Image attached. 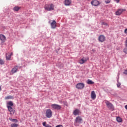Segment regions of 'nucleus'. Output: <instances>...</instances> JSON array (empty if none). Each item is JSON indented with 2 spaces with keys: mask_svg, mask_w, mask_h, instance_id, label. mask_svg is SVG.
I'll return each mask as SVG.
<instances>
[{
  "mask_svg": "<svg viewBox=\"0 0 127 127\" xmlns=\"http://www.w3.org/2000/svg\"><path fill=\"white\" fill-rule=\"evenodd\" d=\"M54 4L53 3L46 4L44 8L46 10H48V11H51V10H54Z\"/></svg>",
  "mask_w": 127,
  "mask_h": 127,
  "instance_id": "1",
  "label": "nucleus"
},
{
  "mask_svg": "<svg viewBox=\"0 0 127 127\" xmlns=\"http://www.w3.org/2000/svg\"><path fill=\"white\" fill-rule=\"evenodd\" d=\"M105 104L107 108H108V109H110V110H111V111H114V110H115V108L114 107V105H113V104L110 103L107 100H105Z\"/></svg>",
  "mask_w": 127,
  "mask_h": 127,
  "instance_id": "2",
  "label": "nucleus"
},
{
  "mask_svg": "<svg viewBox=\"0 0 127 127\" xmlns=\"http://www.w3.org/2000/svg\"><path fill=\"white\" fill-rule=\"evenodd\" d=\"M91 4L94 6H98V5H100V4H101V2L98 1V0H93L91 1Z\"/></svg>",
  "mask_w": 127,
  "mask_h": 127,
  "instance_id": "3",
  "label": "nucleus"
},
{
  "mask_svg": "<svg viewBox=\"0 0 127 127\" xmlns=\"http://www.w3.org/2000/svg\"><path fill=\"white\" fill-rule=\"evenodd\" d=\"M46 116L47 118H51L52 117V111L50 109H48L46 110Z\"/></svg>",
  "mask_w": 127,
  "mask_h": 127,
  "instance_id": "4",
  "label": "nucleus"
},
{
  "mask_svg": "<svg viewBox=\"0 0 127 127\" xmlns=\"http://www.w3.org/2000/svg\"><path fill=\"white\" fill-rule=\"evenodd\" d=\"M84 87H85V84H84V83H79L77 84L76 85V88H77V89H79L80 90L82 89H84Z\"/></svg>",
  "mask_w": 127,
  "mask_h": 127,
  "instance_id": "5",
  "label": "nucleus"
},
{
  "mask_svg": "<svg viewBox=\"0 0 127 127\" xmlns=\"http://www.w3.org/2000/svg\"><path fill=\"white\" fill-rule=\"evenodd\" d=\"M7 108L10 115H14V113H15V110L12 108V107L7 106Z\"/></svg>",
  "mask_w": 127,
  "mask_h": 127,
  "instance_id": "6",
  "label": "nucleus"
},
{
  "mask_svg": "<svg viewBox=\"0 0 127 127\" xmlns=\"http://www.w3.org/2000/svg\"><path fill=\"white\" fill-rule=\"evenodd\" d=\"M89 59L87 58H85L83 57V58H82L81 59H80L79 61V64H84V63H86V62H87V61H88Z\"/></svg>",
  "mask_w": 127,
  "mask_h": 127,
  "instance_id": "7",
  "label": "nucleus"
},
{
  "mask_svg": "<svg viewBox=\"0 0 127 127\" xmlns=\"http://www.w3.org/2000/svg\"><path fill=\"white\" fill-rule=\"evenodd\" d=\"M98 40L100 42H104L106 40V37L103 35H101L98 37Z\"/></svg>",
  "mask_w": 127,
  "mask_h": 127,
  "instance_id": "8",
  "label": "nucleus"
},
{
  "mask_svg": "<svg viewBox=\"0 0 127 127\" xmlns=\"http://www.w3.org/2000/svg\"><path fill=\"white\" fill-rule=\"evenodd\" d=\"M51 107L53 109H55V110H61V106L57 104H52Z\"/></svg>",
  "mask_w": 127,
  "mask_h": 127,
  "instance_id": "9",
  "label": "nucleus"
},
{
  "mask_svg": "<svg viewBox=\"0 0 127 127\" xmlns=\"http://www.w3.org/2000/svg\"><path fill=\"white\" fill-rule=\"evenodd\" d=\"M126 9H119L118 11L116 12V15H121L124 12V11H126Z\"/></svg>",
  "mask_w": 127,
  "mask_h": 127,
  "instance_id": "10",
  "label": "nucleus"
},
{
  "mask_svg": "<svg viewBox=\"0 0 127 127\" xmlns=\"http://www.w3.org/2000/svg\"><path fill=\"white\" fill-rule=\"evenodd\" d=\"M83 122V119L81 118V117L78 116L75 119V123L78 124H82V122Z\"/></svg>",
  "mask_w": 127,
  "mask_h": 127,
  "instance_id": "11",
  "label": "nucleus"
},
{
  "mask_svg": "<svg viewBox=\"0 0 127 127\" xmlns=\"http://www.w3.org/2000/svg\"><path fill=\"white\" fill-rule=\"evenodd\" d=\"M51 26L53 29H55V28H56L57 25H56V21H55V20H53L52 22L51 23Z\"/></svg>",
  "mask_w": 127,
  "mask_h": 127,
  "instance_id": "12",
  "label": "nucleus"
},
{
  "mask_svg": "<svg viewBox=\"0 0 127 127\" xmlns=\"http://www.w3.org/2000/svg\"><path fill=\"white\" fill-rule=\"evenodd\" d=\"M71 3H72V0H64V4L66 6H68L69 5H70Z\"/></svg>",
  "mask_w": 127,
  "mask_h": 127,
  "instance_id": "13",
  "label": "nucleus"
},
{
  "mask_svg": "<svg viewBox=\"0 0 127 127\" xmlns=\"http://www.w3.org/2000/svg\"><path fill=\"white\" fill-rule=\"evenodd\" d=\"M0 40H1V42L3 43L6 40V38H5V36L2 34H0Z\"/></svg>",
  "mask_w": 127,
  "mask_h": 127,
  "instance_id": "14",
  "label": "nucleus"
},
{
  "mask_svg": "<svg viewBox=\"0 0 127 127\" xmlns=\"http://www.w3.org/2000/svg\"><path fill=\"white\" fill-rule=\"evenodd\" d=\"M96 95L95 91H92L91 93V98L92 100H95L96 99Z\"/></svg>",
  "mask_w": 127,
  "mask_h": 127,
  "instance_id": "15",
  "label": "nucleus"
},
{
  "mask_svg": "<svg viewBox=\"0 0 127 127\" xmlns=\"http://www.w3.org/2000/svg\"><path fill=\"white\" fill-rule=\"evenodd\" d=\"M74 116H78L81 114L80 110L79 109H75L73 113Z\"/></svg>",
  "mask_w": 127,
  "mask_h": 127,
  "instance_id": "16",
  "label": "nucleus"
},
{
  "mask_svg": "<svg viewBox=\"0 0 127 127\" xmlns=\"http://www.w3.org/2000/svg\"><path fill=\"white\" fill-rule=\"evenodd\" d=\"M17 70H18V67L16 66V67H13L12 69L11 72L13 74L14 73H16V72L17 71Z\"/></svg>",
  "mask_w": 127,
  "mask_h": 127,
  "instance_id": "17",
  "label": "nucleus"
},
{
  "mask_svg": "<svg viewBox=\"0 0 127 127\" xmlns=\"http://www.w3.org/2000/svg\"><path fill=\"white\" fill-rule=\"evenodd\" d=\"M14 99V97H13V96L9 95L8 96L5 97V100H11Z\"/></svg>",
  "mask_w": 127,
  "mask_h": 127,
  "instance_id": "18",
  "label": "nucleus"
},
{
  "mask_svg": "<svg viewBox=\"0 0 127 127\" xmlns=\"http://www.w3.org/2000/svg\"><path fill=\"white\" fill-rule=\"evenodd\" d=\"M13 103L12 101H9L7 103V107H13Z\"/></svg>",
  "mask_w": 127,
  "mask_h": 127,
  "instance_id": "19",
  "label": "nucleus"
},
{
  "mask_svg": "<svg viewBox=\"0 0 127 127\" xmlns=\"http://www.w3.org/2000/svg\"><path fill=\"white\" fill-rule=\"evenodd\" d=\"M10 54L9 53L6 54V60H10Z\"/></svg>",
  "mask_w": 127,
  "mask_h": 127,
  "instance_id": "20",
  "label": "nucleus"
},
{
  "mask_svg": "<svg viewBox=\"0 0 127 127\" xmlns=\"http://www.w3.org/2000/svg\"><path fill=\"white\" fill-rule=\"evenodd\" d=\"M116 120L118 123H122L123 122V119L120 117H117Z\"/></svg>",
  "mask_w": 127,
  "mask_h": 127,
  "instance_id": "21",
  "label": "nucleus"
},
{
  "mask_svg": "<svg viewBox=\"0 0 127 127\" xmlns=\"http://www.w3.org/2000/svg\"><path fill=\"white\" fill-rule=\"evenodd\" d=\"M13 9L14 10V11H18L19 9H20V7L15 6Z\"/></svg>",
  "mask_w": 127,
  "mask_h": 127,
  "instance_id": "22",
  "label": "nucleus"
},
{
  "mask_svg": "<svg viewBox=\"0 0 127 127\" xmlns=\"http://www.w3.org/2000/svg\"><path fill=\"white\" fill-rule=\"evenodd\" d=\"M9 121H11V122H13V123H17V122H18V121L17 120V119H11V118H9Z\"/></svg>",
  "mask_w": 127,
  "mask_h": 127,
  "instance_id": "23",
  "label": "nucleus"
},
{
  "mask_svg": "<svg viewBox=\"0 0 127 127\" xmlns=\"http://www.w3.org/2000/svg\"><path fill=\"white\" fill-rule=\"evenodd\" d=\"M19 125L17 124H11V127H18Z\"/></svg>",
  "mask_w": 127,
  "mask_h": 127,
  "instance_id": "24",
  "label": "nucleus"
},
{
  "mask_svg": "<svg viewBox=\"0 0 127 127\" xmlns=\"http://www.w3.org/2000/svg\"><path fill=\"white\" fill-rule=\"evenodd\" d=\"M87 84H89V85H93V84H94V82L90 79H88L87 80Z\"/></svg>",
  "mask_w": 127,
  "mask_h": 127,
  "instance_id": "25",
  "label": "nucleus"
},
{
  "mask_svg": "<svg viewBox=\"0 0 127 127\" xmlns=\"http://www.w3.org/2000/svg\"><path fill=\"white\" fill-rule=\"evenodd\" d=\"M4 64V61L0 59V65H3Z\"/></svg>",
  "mask_w": 127,
  "mask_h": 127,
  "instance_id": "26",
  "label": "nucleus"
},
{
  "mask_svg": "<svg viewBox=\"0 0 127 127\" xmlns=\"http://www.w3.org/2000/svg\"><path fill=\"white\" fill-rule=\"evenodd\" d=\"M102 23L103 25H105V26H109V24L107 23L103 22Z\"/></svg>",
  "mask_w": 127,
  "mask_h": 127,
  "instance_id": "27",
  "label": "nucleus"
},
{
  "mask_svg": "<svg viewBox=\"0 0 127 127\" xmlns=\"http://www.w3.org/2000/svg\"><path fill=\"white\" fill-rule=\"evenodd\" d=\"M123 52L124 53H126V54H127V47L124 49Z\"/></svg>",
  "mask_w": 127,
  "mask_h": 127,
  "instance_id": "28",
  "label": "nucleus"
},
{
  "mask_svg": "<svg viewBox=\"0 0 127 127\" xmlns=\"http://www.w3.org/2000/svg\"><path fill=\"white\" fill-rule=\"evenodd\" d=\"M105 2L106 3H110V2H111V0H105Z\"/></svg>",
  "mask_w": 127,
  "mask_h": 127,
  "instance_id": "29",
  "label": "nucleus"
},
{
  "mask_svg": "<svg viewBox=\"0 0 127 127\" xmlns=\"http://www.w3.org/2000/svg\"><path fill=\"white\" fill-rule=\"evenodd\" d=\"M46 122H44L43 123V126H44V127H46Z\"/></svg>",
  "mask_w": 127,
  "mask_h": 127,
  "instance_id": "30",
  "label": "nucleus"
},
{
  "mask_svg": "<svg viewBox=\"0 0 127 127\" xmlns=\"http://www.w3.org/2000/svg\"><path fill=\"white\" fill-rule=\"evenodd\" d=\"M56 127H63V126L60 125L57 126Z\"/></svg>",
  "mask_w": 127,
  "mask_h": 127,
  "instance_id": "31",
  "label": "nucleus"
},
{
  "mask_svg": "<svg viewBox=\"0 0 127 127\" xmlns=\"http://www.w3.org/2000/svg\"><path fill=\"white\" fill-rule=\"evenodd\" d=\"M124 74H125L126 75H127V70H125V71L124 72Z\"/></svg>",
  "mask_w": 127,
  "mask_h": 127,
  "instance_id": "32",
  "label": "nucleus"
},
{
  "mask_svg": "<svg viewBox=\"0 0 127 127\" xmlns=\"http://www.w3.org/2000/svg\"><path fill=\"white\" fill-rule=\"evenodd\" d=\"M124 32L126 34H127V28L125 30Z\"/></svg>",
  "mask_w": 127,
  "mask_h": 127,
  "instance_id": "33",
  "label": "nucleus"
},
{
  "mask_svg": "<svg viewBox=\"0 0 127 127\" xmlns=\"http://www.w3.org/2000/svg\"><path fill=\"white\" fill-rule=\"evenodd\" d=\"M120 86H121V84H120V83L117 84V87L118 88H120Z\"/></svg>",
  "mask_w": 127,
  "mask_h": 127,
  "instance_id": "34",
  "label": "nucleus"
},
{
  "mask_svg": "<svg viewBox=\"0 0 127 127\" xmlns=\"http://www.w3.org/2000/svg\"><path fill=\"white\" fill-rule=\"evenodd\" d=\"M46 127H51V126H50L48 124H47Z\"/></svg>",
  "mask_w": 127,
  "mask_h": 127,
  "instance_id": "35",
  "label": "nucleus"
},
{
  "mask_svg": "<svg viewBox=\"0 0 127 127\" xmlns=\"http://www.w3.org/2000/svg\"><path fill=\"white\" fill-rule=\"evenodd\" d=\"M117 3L120 2V0H115Z\"/></svg>",
  "mask_w": 127,
  "mask_h": 127,
  "instance_id": "36",
  "label": "nucleus"
},
{
  "mask_svg": "<svg viewBox=\"0 0 127 127\" xmlns=\"http://www.w3.org/2000/svg\"><path fill=\"white\" fill-rule=\"evenodd\" d=\"M13 55V53H11L10 54V56H11Z\"/></svg>",
  "mask_w": 127,
  "mask_h": 127,
  "instance_id": "37",
  "label": "nucleus"
},
{
  "mask_svg": "<svg viewBox=\"0 0 127 127\" xmlns=\"http://www.w3.org/2000/svg\"><path fill=\"white\" fill-rule=\"evenodd\" d=\"M125 109L127 110V105L125 106Z\"/></svg>",
  "mask_w": 127,
  "mask_h": 127,
  "instance_id": "38",
  "label": "nucleus"
},
{
  "mask_svg": "<svg viewBox=\"0 0 127 127\" xmlns=\"http://www.w3.org/2000/svg\"><path fill=\"white\" fill-rule=\"evenodd\" d=\"M0 91H1V87L0 86Z\"/></svg>",
  "mask_w": 127,
  "mask_h": 127,
  "instance_id": "39",
  "label": "nucleus"
},
{
  "mask_svg": "<svg viewBox=\"0 0 127 127\" xmlns=\"http://www.w3.org/2000/svg\"><path fill=\"white\" fill-rule=\"evenodd\" d=\"M49 23H50V21L49 22Z\"/></svg>",
  "mask_w": 127,
  "mask_h": 127,
  "instance_id": "40",
  "label": "nucleus"
}]
</instances>
